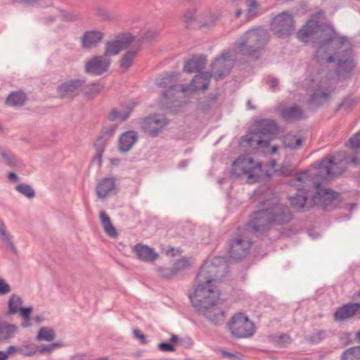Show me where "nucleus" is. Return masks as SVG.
<instances>
[{
    "mask_svg": "<svg viewBox=\"0 0 360 360\" xmlns=\"http://www.w3.org/2000/svg\"><path fill=\"white\" fill-rule=\"evenodd\" d=\"M63 344L60 342H54L47 345H42L39 349L38 352L40 354H51L53 350L61 347Z\"/></svg>",
    "mask_w": 360,
    "mask_h": 360,
    "instance_id": "nucleus-47",
    "label": "nucleus"
},
{
    "mask_svg": "<svg viewBox=\"0 0 360 360\" xmlns=\"http://www.w3.org/2000/svg\"><path fill=\"white\" fill-rule=\"evenodd\" d=\"M290 342V337L286 334H283L278 336L277 342L279 344H286Z\"/></svg>",
    "mask_w": 360,
    "mask_h": 360,
    "instance_id": "nucleus-63",
    "label": "nucleus"
},
{
    "mask_svg": "<svg viewBox=\"0 0 360 360\" xmlns=\"http://www.w3.org/2000/svg\"><path fill=\"white\" fill-rule=\"evenodd\" d=\"M191 262L190 261L185 258V257H183L180 259H178L176 260L174 264H173V268H174V271H175L176 274L180 271H184V270H186L188 269H189L191 267Z\"/></svg>",
    "mask_w": 360,
    "mask_h": 360,
    "instance_id": "nucleus-44",
    "label": "nucleus"
},
{
    "mask_svg": "<svg viewBox=\"0 0 360 360\" xmlns=\"http://www.w3.org/2000/svg\"><path fill=\"white\" fill-rule=\"evenodd\" d=\"M357 103V100L355 98L349 96L347 98H345L341 104L339 105V108H342L345 110H349L352 108H353L356 103Z\"/></svg>",
    "mask_w": 360,
    "mask_h": 360,
    "instance_id": "nucleus-51",
    "label": "nucleus"
},
{
    "mask_svg": "<svg viewBox=\"0 0 360 360\" xmlns=\"http://www.w3.org/2000/svg\"><path fill=\"white\" fill-rule=\"evenodd\" d=\"M282 117L286 121H296L302 117L303 113L302 109L293 105L282 110Z\"/></svg>",
    "mask_w": 360,
    "mask_h": 360,
    "instance_id": "nucleus-34",
    "label": "nucleus"
},
{
    "mask_svg": "<svg viewBox=\"0 0 360 360\" xmlns=\"http://www.w3.org/2000/svg\"><path fill=\"white\" fill-rule=\"evenodd\" d=\"M219 19V15L215 13H207V19L202 22L201 26L202 27H210L214 24L216 21Z\"/></svg>",
    "mask_w": 360,
    "mask_h": 360,
    "instance_id": "nucleus-54",
    "label": "nucleus"
},
{
    "mask_svg": "<svg viewBox=\"0 0 360 360\" xmlns=\"http://www.w3.org/2000/svg\"><path fill=\"white\" fill-rule=\"evenodd\" d=\"M27 99V95L24 92L13 91L8 96L6 104L8 106L19 108L25 103Z\"/></svg>",
    "mask_w": 360,
    "mask_h": 360,
    "instance_id": "nucleus-32",
    "label": "nucleus"
},
{
    "mask_svg": "<svg viewBox=\"0 0 360 360\" xmlns=\"http://www.w3.org/2000/svg\"><path fill=\"white\" fill-rule=\"evenodd\" d=\"M341 360H360V346L347 349L342 353Z\"/></svg>",
    "mask_w": 360,
    "mask_h": 360,
    "instance_id": "nucleus-40",
    "label": "nucleus"
},
{
    "mask_svg": "<svg viewBox=\"0 0 360 360\" xmlns=\"http://www.w3.org/2000/svg\"><path fill=\"white\" fill-rule=\"evenodd\" d=\"M131 110L132 107L131 106H127V109L123 111L117 109H112L109 113L108 120L111 122L116 120L123 122L128 118Z\"/></svg>",
    "mask_w": 360,
    "mask_h": 360,
    "instance_id": "nucleus-36",
    "label": "nucleus"
},
{
    "mask_svg": "<svg viewBox=\"0 0 360 360\" xmlns=\"http://www.w3.org/2000/svg\"><path fill=\"white\" fill-rule=\"evenodd\" d=\"M268 39V33L263 28L249 30L236 42V51L243 56L258 58Z\"/></svg>",
    "mask_w": 360,
    "mask_h": 360,
    "instance_id": "nucleus-6",
    "label": "nucleus"
},
{
    "mask_svg": "<svg viewBox=\"0 0 360 360\" xmlns=\"http://www.w3.org/2000/svg\"><path fill=\"white\" fill-rule=\"evenodd\" d=\"M133 334L135 338L139 340L141 343L146 344L147 343L146 337L141 333V330L139 329H134L133 330Z\"/></svg>",
    "mask_w": 360,
    "mask_h": 360,
    "instance_id": "nucleus-59",
    "label": "nucleus"
},
{
    "mask_svg": "<svg viewBox=\"0 0 360 360\" xmlns=\"http://www.w3.org/2000/svg\"><path fill=\"white\" fill-rule=\"evenodd\" d=\"M246 6L248 19H252L258 15L259 4L257 0H246Z\"/></svg>",
    "mask_w": 360,
    "mask_h": 360,
    "instance_id": "nucleus-42",
    "label": "nucleus"
},
{
    "mask_svg": "<svg viewBox=\"0 0 360 360\" xmlns=\"http://www.w3.org/2000/svg\"><path fill=\"white\" fill-rule=\"evenodd\" d=\"M349 145L352 148H360V131L352 136L348 141Z\"/></svg>",
    "mask_w": 360,
    "mask_h": 360,
    "instance_id": "nucleus-55",
    "label": "nucleus"
},
{
    "mask_svg": "<svg viewBox=\"0 0 360 360\" xmlns=\"http://www.w3.org/2000/svg\"><path fill=\"white\" fill-rule=\"evenodd\" d=\"M243 141L252 150L265 148L269 145V140L264 139L254 129L243 136Z\"/></svg>",
    "mask_w": 360,
    "mask_h": 360,
    "instance_id": "nucleus-25",
    "label": "nucleus"
},
{
    "mask_svg": "<svg viewBox=\"0 0 360 360\" xmlns=\"http://www.w3.org/2000/svg\"><path fill=\"white\" fill-rule=\"evenodd\" d=\"M290 184L295 187L298 193L290 197L292 206L297 210L305 212L313 206L311 198L309 199L312 188L320 187V182L309 176L307 172L297 174L290 181Z\"/></svg>",
    "mask_w": 360,
    "mask_h": 360,
    "instance_id": "nucleus-5",
    "label": "nucleus"
},
{
    "mask_svg": "<svg viewBox=\"0 0 360 360\" xmlns=\"http://www.w3.org/2000/svg\"><path fill=\"white\" fill-rule=\"evenodd\" d=\"M207 58L204 56H194L191 59L186 61L184 70L188 73L202 72L205 68Z\"/></svg>",
    "mask_w": 360,
    "mask_h": 360,
    "instance_id": "nucleus-28",
    "label": "nucleus"
},
{
    "mask_svg": "<svg viewBox=\"0 0 360 360\" xmlns=\"http://www.w3.org/2000/svg\"><path fill=\"white\" fill-rule=\"evenodd\" d=\"M22 304V300L17 295H12L8 302V314H15L19 311Z\"/></svg>",
    "mask_w": 360,
    "mask_h": 360,
    "instance_id": "nucleus-38",
    "label": "nucleus"
},
{
    "mask_svg": "<svg viewBox=\"0 0 360 360\" xmlns=\"http://www.w3.org/2000/svg\"><path fill=\"white\" fill-rule=\"evenodd\" d=\"M39 0H14V2L28 6H34L39 4Z\"/></svg>",
    "mask_w": 360,
    "mask_h": 360,
    "instance_id": "nucleus-61",
    "label": "nucleus"
},
{
    "mask_svg": "<svg viewBox=\"0 0 360 360\" xmlns=\"http://www.w3.org/2000/svg\"><path fill=\"white\" fill-rule=\"evenodd\" d=\"M354 165L360 163V152L356 153L352 157H347L344 152L336 155L326 157L319 162L314 163V167L319 169L317 174L309 175L310 177L320 182V185L328 179L342 174L347 168L348 162Z\"/></svg>",
    "mask_w": 360,
    "mask_h": 360,
    "instance_id": "nucleus-4",
    "label": "nucleus"
},
{
    "mask_svg": "<svg viewBox=\"0 0 360 360\" xmlns=\"http://www.w3.org/2000/svg\"><path fill=\"white\" fill-rule=\"evenodd\" d=\"M158 35V32L155 31H148L144 35V39L152 40Z\"/></svg>",
    "mask_w": 360,
    "mask_h": 360,
    "instance_id": "nucleus-64",
    "label": "nucleus"
},
{
    "mask_svg": "<svg viewBox=\"0 0 360 360\" xmlns=\"http://www.w3.org/2000/svg\"><path fill=\"white\" fill-rule=\"evenodd\" d=\"M20 316L22 317L24 320L30 319V314L32 311V307H21L19 310Z\"/></svg>",
    "mask_w": 360,
    "mask_h": 360,
    "instance_id": "nucleus-58",
    "label": "nucleus"
},
{
    "mask_svg": "<svg viewBox=\"0 0 360 360\" xmlns=\"http://www.w3.org/2000/svg\"><path fill=\"white\" fill-rule=\"evenodd\" d=\"M138 51V48L133 46L124 53L120 60V66L122 69L126 70L132 65Z\"/></svg>",
    "mask_w": 360,
    "mask_h": 360,
    "instance_id": "nucleus-35",
    "label": "nucleus"
},
{
    "mask_svg": "<svg viewBox=\"0 0 360 360\" xmlns=\"http://www.w3.org/2000/svg\"><path fill=\"white\" fill-rule=\"evenodd\" d=\"M293 170L294 169L292 165L290 163L287 162L282 165L278 172L281 176H289L292 174Z\"/></svg>",
    "mask_w": 360,
    "mask_h": 360,
    "instance_id": "nucleus-50",
    "label": "nucleus"
},
{
    "mask_svg": "<svg viewBox=\"0 0 360 360\" xmlns=\"http://www.w3.org/2000/svg\"><path fill=\"white\" fill-rule=\"evenodd\" d=\"M134 251L137 257L144 262H154L158 256L153 249L146 245L136 244L134 248Z\"/></svg>",
    "mask_w": 360,
    "mask_h": 360,
    "instance_id": "nucleus-29",
    "label": "nucleus"
},
{
    "mask_svg": "<svg viewBox=\"0 0 360 360\" xmlns=\"http://www.w3.org/2000/svg\"><path fill=\"white\" fill-rule=\"evenodd\" d=\"M11 290V286L4 279L0 278V295H6Z\"/></svg>",
    "mask_w": 360,
    "mask_h": 360,
    "instance_id": "nucleus-57",
    "label": "nucleus"
},
{
    "mask_svg": "<svg viewBox=\"0 0 360 360\" xmlns=\"http://www.w3.org/2000/svg\"><path fill=\"white\" fill-rule=\"evenodd\" d=\"M116 129L117 125L115 124H112L108 127L105 128V131L103 132V136L99 137L97 141L103 143V141H106L108 139L111 137L115 134Z\"/></svg>",
    "mask_w": 360,
    "mask_h": 360,
    "instance_id": "nucleus-46",
    "label": "nucleus"
},
{
    "mask_svg": "<svg viewBox=\"0 0 360 360\" xmlns=\"http://www.w3.org/2000/svg\"><path fill=\"white\" fill-rule=\"evenodd\" d=\"M319 41L314 43L316 48L315 58L317 62L326 60L333 63L338 59L337 75L340 78L348 77L354 68L352 58V49L345 37H338L333 29L323 30L318 36Z\"/></svg>",
    "mask_w": 360,
    "mask_h": 360,
    "instance_id": "nucleus-1",
    "label": "nucleus"
},
{
    "mask_svg": "<svg viewBox=\"0 0 360 360\" xmlns=\"http://www.w3.org/2000/svg\"><path fill=\"white\" fill-rule=\"evenodd\" d=\"M174 77L175 76L173 74L167 73L160 79H157L156 82L157 85L160 88L168 87L162 94V96L165 99L170 100L171 102L174 101L173 98L175 97L176 94L187 92L186 86L174 84L176 82Z\"/></svg>",
    "mask_w": 360,
    "mask_h": 360,
    "instance_id": "nucleus-11",
    "label": "nucleus"
},
{
    "mask_svg": "<svg viewBox=\"0 0 360 360\" xmlns=\"http://www.w3.org/2000/svg\"><path fill=\"white\" fill-rule=\"evenodd\" d=\"M319 30V22L316 20H308L297 32V38L302 42H308Z\"/></svg>",
    "mask_w": 360,
    "mask_h": 360,
    "instance_id": "nucleus-23",
    "label": "nucleus"
},
{
    "mask_svg": "<svg viewBox=\"0 0 360 360\" xmlns=\"http://www.w3.org/2000/svg\"><path fill=\"white\" fill-rule=\"evenodd\" d=\"M22 352L21 347L11 345L7 348V351L6 352V354H8V356L9 355H11V354L17 353V352Z\"/></svg>",
    "mask_w": 360,
    "mask_h": 360,
    "instance_id": "nucleus-62",
    "label": "nucleus"
},
{
    "mask_svg": "<svg viewBox=\"0 0 360 360\" xmlns=\"http://www.w3.org/2000/svg\"><path fill=\"white\" fill-rule=\"evenodd\" d=\"M335 89V83L328 77H323L316 86L311 90L312 94L309 100L310 105L319 106L327 101Z\"/></svg>",
    "mask_w": 360,
    "mask_h": 360,
    "instance_id": "nucleus-10",
    "label": "nucleus"
},
{
    "mask_svg": "<svg viewBox=\"0 0 360 360\" xmlns=\"http://www.w3.org/2000/svg\"><path fill=\"white\" fill-rule=\"evenodd\" d=\"M102 145H103V143L101 142L97 141L96 143L95 147L96 149V153L92 160L93 162H97L99 166L101 165V160H102V155H103V147Z\"/></svg>",
    "mask_w": 360,
    "mask_h": 360,
    "instance_id": "nucleus-52",
    "label": "nucleus"
},
{
    "mask_svg": "<svg viewBox=\"0 0 360 360\" xmlns=\"http://www.w3.org/2000/svg\"><path fill=\"white\" fill-rule=\"evenodd\" d=\"M104 34L97 30L86 31L81 37L82 46L91 49L97 46L102 41Z\"/></svg>",
    "mask_w": 360,
    "mask_h": 360,
    "instance_id": "nucleus-21",
    "label": "nucleus"
},
{
    "mask_svg": "<svg viewBox=\"0 0 360 360\" xmlns=\"http://www.w3.org/2000/svg\"><path fill=\"white\" fill-rule=\"evenodd\" d=\"M261 209L253 212L248 221V227L255 233L261 235L272 226L288 224L293 218L290 208L276 198L260 203Z\"/></svg>",
    "mask_w": 360,
    "mask_h": 360,
    "instance_id": "nucleus-3",
    "label": "nucleus"
},
{
    "mask_svg": "<svg viewBox=\"0 0 360 360\" xmlns=\"http://www.w3.org/2000/svg\"><path fill=\"white\" fill-rule=\"evenodd\" d=\"M85 84L84 79H72L63 83L57 88L60 98H73L79 94Z\"/></svg>",
    "mask_w": 360,
    "mask_h": 360,
    "instance_id": "nucleus-16",
    "label": "nucleus"
},
{
    "mask_svg": "<svg viewBox=\"0 0 360 360\" xmlns=\"http://www.w3.org/2000/svg\"><path fill=\"white\" fill-rule=\"evenodd\" d=\"M314 189L316 190V192L311 198L313 205L321 206L324 210L336 206V201L338 200L339 198L338 193L330 189H319V187Z\"/></svg>",
    "mask_w": 360,
    "mask_h": 360,
    "instance_id": "nucleus-14",
    "label": "nucleus"
},
{
    "mask_svg": "<svg viewBox=\"0 0 360 360\" xmlns=\"http://www.w3.org/2000/svg\"><path fill=\"white\" fill-rule=\"evenodd\" d=\"M0 156L4 159L7 165L13 167L16 165L15 157L11 151L0 149Z\"/></svg>",
    "mask_w": 360,
    "mask_h": 360,
    "instance_id": "nucleus-45",
    "label": "nucleus"
},
{
    "mask_svg": "<svg viewBox=\"0 0 360 360\" xmlns=\"http://www.w3.org/2000/svg\"><path fill=\"white\" fill-rule=\"evenodd\" d=\"M99 219L105 233L110 237H116L117 236V233L108 214L104 211L101 212L99 214Z\"/></svg>",
    "mask_w": 360,
    "mask_h": 360,
    "instance_id": "nucleus-33",
    "label": "nucleus"
},
{
    "mask_svg": "<svg viewBox=\"0 0 360 360\" xmlns=\"http://www.w3.org/2000/svg\"><path fill=\"white\" fill-rule=\"evenodd\" d=\"M15 190L29 199L33 198L36 193L33 188L26 184H20L15 186Z\"/></svg>",
    "mask_w": 360,
    "mask_h": 360,
    "instance_id": "nucleus-43",
    "label": "nucleus"
},
{
    "mask_svg": "<svg viewBox=\"0 0 360 360\" xmlns=\"http://www.w3.org/2000/svg\"><path fill=\"white\" fill-rule=\"evenodd\" d=\"M226 268L224 257H214L212 261H207L200 268L195 279L197 286L190 295L192 304L198 311L217 303L219 291L214 283Z\"/></svg>",
    "mask_w": 360,
    "mask_h": 360,
    "instance_id": "nucleus-2",
    "label": "nucleus"
},
{
    "mask_svg": "<svg viewBox=\"0 0 360 360\" xmlns=\"http://www.w3.org/2000/svg\"><path fill=\"white\" fill-rule=\"evenodd\" d=\"M115 180L112 177L102 179L97 184L96 193L98 198H105L115 190Z\"/></svg>",
    "mask_w": 360,
    "mask_h": 360,
    "instance_id": "nucleus-26",
    "label": "nucleus"
},
{
    "mask_svg": "<svg viewBox=\"0 0 360 360\" xmlns=\"http://www.w3.org/2000/svg\"><path fill=\"white\" fill-rule=\"evenodd\" d=\"M232 173L237 176H247L248 182L252 184L262 175V165L255 162L250 155H242L233 162Z\"/></svg>",
    "mask_w": 360,
    "mask_h": 360,
    "instance_id": "nucleus-7",
    "label": "nucleus"
},
{
    "mask_svg": "<svg viewBox=\"0 0 360 360\" xmlns=\"http://www.w3.org/2000/svg\"><path fill=\"white\" fill-rule=\"evenodd\" d=\"M233 65V60L229 53H223L215 59L211 65L212 72L216 79L227 75Z\"/></svg>",
    "mask_w": 360,
    "mask_h": 360,
    "instance_id": "nucleus-15",
    "label": "nucleus"
},
{
    "mask_svg": "<svg viewBox=\"0 0 360 360\" xmlns=\"http://www.w3.org/2000/svg\"><path fill=\"white\" fill-rule=\"evenodd\" d=\"M111 62L110 58L103 55L94 56L85 62L84 70L90 75L100 76L108 70Z\"/></svg>",
    "mask_w": 360,
    "mask_h": 360,
    "instance_id": "nucleus-12",
    "label": "nucleus"
},
{
    "mask_svg": "<svg viewBox=\"0 0 360 360\" xmlns=\"http://www.w3.org/2000/svg\"><path fill=\"white\" fill-rule=\"evenodd\" d=\"M158 348L162 352H174L175 347L170 342H161L158 345Z\"/></svg>",
    "mask_w": 360,
    "mask_h": 360,
    "instance_id": "nucleus-56",
    "label": "nucleus"
},
{
    "mask_svg": "<svg viewBox=\"0 0 360 360\" xmlns=\"http://www.w3.org/2000/svg\"><path fill=\"white\" fill-rule=\"evenodd\" d=\"M195 11L194 9L188 10L184 14V22L187 27L191 26L195 21Z\"/></svg>",
    "mask_w": 360,
    "mask_h": 360,
    "instance_id": "nucleus-53",
    "label": "nucleus"
},
{
    "mask_svg": "<svg viewBox=\"0 0 360 360\" xmlns=\"http://www.w3.org/2000/svg\"><path fill=\"white\" fill-rule=\"evenodd\" d=\"M254 130L264 139L266 138L270 143L271 136L277 131V126L274 120H262L255 122Z\"/></svg>",
    "mask_w": 360,
    "mask_h": 360,
    "instance_id": "nucleus-19",
    "label": "nucleus"
},
{
    "mask_svg": "<svg viewBox=\"0 0 360 360\" xmlns=\"http://www.w3.org/2000/svg\"><path fill=\"white\" fill-rule=\"evenodd\" d=\"M58 17H61L63 18H64L63 13L60 10H58L57 11V14H56L54 16L51 15V16H49V17H46L44 18V20H45V22L46 24H51V23L53 22L56 20V18H58Z\"/></svg>",
    "mask_w": 360,
    "mask_h": 360,
    "instance_id": "nucleus-60",
    "label": "nucleus"
},
{
    "mask_svg": "<svg viewBox=\"0 0 360 360\" xmlns=\"http://www.w3.org/2000/svg\"><path fill=\"white\" fill-rule=\"evenodd\" d=\"M199 312L202 313L210 321L218 325L224 322V311L216 304L205 308Z\"/></svg>",
    "mask_w": 360,
    "mask_h": 360,
    "instance_id": "nucleus-27",
    "label": "nucleus"
},
{
    "mask_svg": "<svg viewBox=\"0 0 360 360\" xmlns=\"http://www.w3.org/2000/svg\"><path fill=\"white\" fill-rule=\"evenodd\" d=\"M271 31L280 38L290 36L295 30L292 16L284 11L275 16L271 24Z\"/></svg>",
    "mask_w": 360,
    "mask_h": 360,
    "instance_id": "nucleus-9",
    "label": "nucleus"
},
{
    "mask_svg": "<svg viewBox=\"0 0 360 360\" xmlns=\"http://www.w3.org/2000/svg\"><path fill=\"white\" fill-rule=\"evenodd\" d=\"M56 338V333L53 329L48 327H42L39 329V333L36 337L38 341H47L51 342Z\"/></svg>",
    "mask_w": 360,
    "mask_h": 360,
    "instance_id": "nucleus-39",
    "label": "nucleus"
},
{
    "mask_svg": "<svg viewBox=\"0 0 360 360\" xmlns=\"http://www.w3.org/2000/svg\"><path fill=\"white\" fill-rule=\"evenodd\" d=\"M229 328L233 336L248 338L255 333V326L249 318L242 313L235 314L229 323Z\"/></svg>",
    "mask_w": 360,
    "mask_h": 360,
    "instance_id": "nucleus-8",
    "label": "nucleus"
},
{
    "mask_svg": "<svg viewBox=\"0 0 360 360\" xmlns=\"http://www.w3.org/2000/svg\"><path fill=\"white\" fill-rule=\"evenodd\" d=\"M158 272L160 276L167 279L172 278L176 275L173 266L172 268L160 267L158 269Z\"/></svg>",
    "mask_w": 360,
    "mask_h": 360,
    "instance_id": "nucleus-48",
    "label": "nucleus"
},
{
    "mask_svg": "<svg viewBox=\"0 0 360 360\" xmlns=\"http://www.w3.org/2000/svg\"><path fill=\"white\" fill-rule=\"evenodd\" d=\"M18 328L15 325L0 319V342L6 341L13 338Z\"/></svg>",
    "mask_w": 360,
    "mask_h": 360,
    "instance_id": "nucleus-31",
    "label": "nucleus"
},
{
    "mask_svg": "<svg viewBox=\"0 0 360 360\" xmlns=\"http://www.w3.org/2000/svg\"><path fill=\"white\" fill-rule=\"evenodd\" d=\"M211 75L207 72L198 73L191 82L189 86H186L187 91L194 92L198 90H205L208 88Z\"/></svg>",
    "mask_w": 360,
    "mask_h": 360,
    "instance_id": "nucleus-24",
    "label": "nucleus"
},
{
    "mask_svg": "<svg viewBox=\"0 0 360 360\" xmlns=\"http://www.w3.org/2000/svg\"><path fill=\"white\" fill-rule=\"evenodd\" d=\"M0 241L11 252L16 254L18 250L13 241V236L7 230L4 221L0 219Z\"/></svg>",
    "mask_w": 360,
    "mask_h": 360,
    "instance_id": "nucleus-30",
    "label": "nucleus"
},
{
    "mask_svg": "<svg viewBox=\"0 0 360 360\" xmlns=\"http://www.w3.org/2000/svg\"><path fill=\"white\" fill-rule=\"evenodd\" d=\"M139 138L138 133L129 130L121 134L119 139L117 149L122 153L129 151L136 143Z\"/></svg>",
    "mask_w": 360,
    "mask_h": 360,
    "instance_id": "nucleus-22",
    "label": "nucleus"
},
{
    "mask_svg": "<svg viewBox=\"0 0 360 360\" xmlns=\"http://www.w3.org/2000/svg\"><path fill=\"white\" fill-rule=\"evenodd\" d=\"M168 124L164 115H154L143 119L141 122L142 129L152 137L157 136Z\"/></svg>",
    "mask_w": 360,
    "mask_h": 360,
    "instance_id": "nucleus-13",
    "label": "nucleus"
},
{
    "mask_svg": "<svg viewBox=\"0 0 360 360\" xmlns=\"http://www.w3.org/2000/svg\"><path fill=\"white\" fill-rule=\"evenodd\" d=\"M360 303L350 302L339 307L333 314L335 321L342 322L354 316L359 311Z\"/></svg>",
    "mask_w": 360,
    "mask_h": 360,
    "instance_id": "nucleus-20",
    "label": "nucleus"
},
{
    "mask_svg": "<svg viewBox=\"0 0 360 360\" xmlns=\"http://www.w3.org/2000/svg\"><path fill=\"white\" fill-rule=\"evenodd\" d=\"M133 40L134 37L130 34H127L117 40L108 41L105 44L103 56L110 58L111 56H115L122 50L127 49Z\"/></svg>",
    "mask_w": 360,
    "mask_h": 360,
    "instance_id": "nucleus-18",
    "label": "nucleus"
},
{
    "mask_svg": "<svg viewBox=\"0 0 360 360\" xmlns=\"http://www.w3.org/2000/svg\"><path fill=\"white\" fill-rule=\"evenodd\" d=\"M250 247V240L240 236L234 238L229 242V255L235 259H240L248 255Z\"/></svg>",
    "mask_w": 360,
    "mask_h": 360,
    "instance_id": "nucleus-17",
    "label": "nucleus"
},
{
    "mask_svg": "<svg viewBox=\"0 0 360 360\" xmlns=\"http://www.w3.org/2000/svg\"><path fill=\"white\" fill-rule=\"evenodd\" d=\"M326 338V332L321 330H315L309 336V340L311 342L317 343L322 341Z\"/></svg>",
    "mask_w": 360,
    "mask_h": 360,
    "instance_id": "nucleus-49",
    "label": "nucleus"
},
{
    "mask_svg": "<svg viewBox=\"0 0 360 360\" xmlns=\"http://www.w3.org/2000/svg\"><path fill=\"white\" fill-rule=\"evenodd\" d=\"M283 143L285 148L290 149H297L302 144L301 138H297L296 136L288 134L283 136Z\"/></svg>",
    "mask_w": 360,
    "mask_h": 360,
    "instance_id": "nucleus-37",
    "label": "nucleus"
},
{
    "mask_svg": "<svg viewBox=\"0 0 360 360\" xmlns=\"http://www.w3.org/2000/svg\"><path fill=\"white\" fill-rule=\"evenodd\" d=\"M103 89V86L102 84L94 82L86 86L83 89V92L86 96L93 98L98 95Z\"/></svg>",
    "mask_w": 360,
    "mask_h": 360,
    "instance_id": "nucleus-41",
    "label": "nucleus"
}]
</instances>
